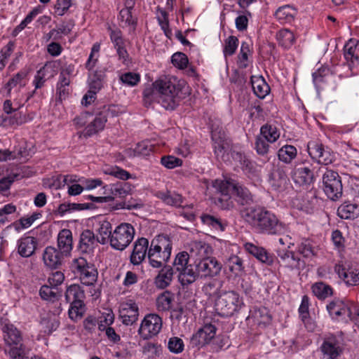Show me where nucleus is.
Wrapping results in <instances>:
<instances>
[{
	"label": "nucleus",
	"instance_id": "nucleus-41",
	"mask_svg": "<svg viewBox=\"0 0 359 359\" xmlns=\"http://www.w3.org/2000/svg\"><path fill=\"white\" fill-rule=\"evenodd\" d=\"M270 143L275 142L280 137L277 128L271 124L266 123L261 127L260 135Z\"/></svg>",
	"mask_w": 359,
	"mask_h": 359
},
{
	"label": "nucleus",
	"instance_id": "nucleus-40",
	"mask_svg": "<svg viewBox=\"0 0 359 359\" xmlns=\"http://www.w3.org/2000/svg\"><path fill=\"white\" fill-rule=\"evenodd\" d=\"M54 290H57V287H54L50 285H43L39 290V295L43 300L51 302H57L62 297V294Z\"/></svg>",
	"mask_w": 359,
	"mask_h": 359
},
{
	"label": "nucleus",
	"instance_id": "nucleus-26",
	"mask_svg": "<svg viewBox=\"0 0 359 359\" xmlns=\"http://www.w3.org/2000/svg\"><path fill=\"white\" fill-rule=\"evenodd\" d=\"M174 271L170 266H164L159 271L154 279V283L156 287L165 289L169 286L173 278Z\"/></svg>",
	"mask_w": 359,
	"mask_h": 359
},
{
	"label": "nucleus",
	"instance_id": "nucleus-33",
	"mask_svg": "<svg viewBox=\"0 0 359 359\" xmlns=\"http://www.w3.org/2000/svg\"><path fill=\"white\" fill-rule=\"evenodd\" d=\"M313 294L320 300H324L333 294L332 287L323 282H317L312 285Z\"/></svg>",
	"mask_w": 359,
	"mask_h": 359
},
{
	"label": "nucleus",
	"instance_id": "nucleus-34",
	"mask_svg": "<svg viewBox=\"0 0 359 359\" xmlns=\"http://www.w3.org/2000/svg\"><path fill=\"white\" fill-rule=\"evenodd\" d=\"M174 301V294L165 290L161 293L156 299V308L159 311H169Z\"/></svg>",
	"mask_w": 359,
	"mask_h": 359
},
{
	"label": "nucleus",
	"instance_id": "nucleus-14",
	"mask_svg": "<svg viewBox=\"0 0 359 359\" xmlns=\"http://www.w3.org/2000/svg\"><path fill=\"white\" fill-rule=\"evenodd\" d=\"M334 271L346 285H359V269L347 260L341 259L334 266Z\"/></svg>",
	"mask_w": 359,
	"mask_h": 359
},
{
	"label": "nucleus",
	"instance_id": "nucleus-46",
	"mask_svg": "<svg viewBox=\"0 0 359 359\" xmlns=\"http://www.w3.org/2000/svg\"><path fill=\"white\" fill-rule=\"evenodd\" d=\"M21 177L19 173H15L9 175L6 177H4L0 180V194L4 196L8 195L11 185L15 181Z\"/></svg>",
	"mask_w": 359,
	"mask_h": 359
},
{
	"label": "nucleus",
	"instance_id": "nucleus-21",
	"mask_svg": "<svg viewBox=\"0 0 359 359\" xmlns=\"http://www.w3.org/2000/svg\"><path fill=\"white\" fill-rule=\"evenodd\" d=\"M212 141L215 154L218 159L225 161V154L229 149V142L224 132L219 130L212 131Z\"/></svg>",
	"mask_w": 359,
	"mask_h": 359
},
{
	"label": "nucleus",
	"instance_id": "nucleus-25",
	"mask_svg": "<svg viewBox=\"0 0 359 359\" xmlns=\"http://www.w3.org/2000/svg\"><path fill=\"white\" fill-rule=\"evenodd\" d=\"M62 248H46L43 259L45 264L52 269H56L62 264L63 252Z\"/></svg>",
	"mask_w": 359,
	"mask_h": 359
},
{
	"label": "nucleus",
	"instance_id": "nucleus-45",
	"mask_svg": "<svg viewBox=\"0 0 359 359\" xmlns=\"http://www.w3.org/2000/svg\"><path fill=\"white\" fill-rule=\"evenodd\" d=\"M248 252L263 263L271 264L273 261V255L269 253L266 248H246Z\"/></svg>",
	"mask_w": 359,
	"mask_h": 359
},
{
	"label": "nucleus",
	"instance_id": "nucleus-62",
	"mask_svg": "<svg viewBox=\"0 0 359 359\" xmlns=\"http://www.w3.org/2000/svg\"><path fill=\"white\" fill-rule=\"evenodd\" d=\"M148 248H133L130 255V262L133 265H139L144 259Z\"/></svg>",
	"mask_w": 359,
	"mask_h": 359
},
{
	"label": "nucleus",
	"instance_id": "nucleus-27",
	"mask_svg": "<svg viewBox=\"0 0 359 359\" xmlns=\"http://www.w3.org/2000/svg\"><path fill=\"white\" fill-rule=\"evenodd\" d=\"M67 303L73 304L76 302H84L86 298L84 290L79 284H72L67 286L65 292Z\"/></svg>",
	"mask_w": 359,
	"mask_h": 359
},
{
	"label": "nucleus",
	"instance_id": "nucleus-29",
	"mask_svg": "<svg viewBox=\"0 0 359 359\" xmlns=\"http://www.w3.org/2000/svg\"><path fill=\"white\" fill-rule=\"evenodd\" d=\"M198 278H200V276L199 274H198L196 263L194 267L193 265L189 264L179 272L178 275L179 281L183 286H187L193 283Z\"/></svg>",
	"mask_w": 359,
	"mask_h": 359
},
{
	"label": "nucleus",
	"instance_id": "nucleus-53",
	"mask_svg": "<svg viewBox=\"0 0 359 359\" xmlns=\"http://www.w3.org/2000/svg\"><path fill=\"white\" fill-rule=\"evenodd\" d=\"M238 46V39L234 36H230L225 40L224 55L225 57L233 55Z\"/></svg>",
	"mask_w": 359,
	"mask_h": 359
},
{
	"label": "nucleus",
	"instance_id": "nucleus-48",
	"mask_svg": "<svg viewBox=\"0 0 359 359\" xmlns=\"http://www.w3.org/2000/svg\"><path fill=\"white\" fill-rule=\"evenodd\" d=\"M201 220L203 224L212 226L216 230L224 231L226 224L222 221L212 215H204L201 216Z\"/></svg>",
	"mask_w": 359,
	"mask_h": 359
},
{
	"label": "nucleus",
	"instance_id": "nucleus-36",
	"mask_svg": "<svg viewBox=\"0 0 359 359\" xmlns=\"http://www.w3.org/2000/svg\"><path fill=\"white\" fill-rule=\"evenodd\" d=\"M104 73L101 70H95L89 74V90L95 93L99 92L103 86Z\"/></svg>",
	"mask_w": 359,
	"mask_h": 359
},
{
	"label": "nucleus",
	"instance_id": "nucleus-17",
	"mask_svg": "<svg viewBox=\"0 0 359 359\" xmlns=\"http://www.w3.org/2000/svg\"><path fill=\"white\" fill-rule=\"evenodd\" d=\"M216 327L212 324H206L194 334L190 339L192 347L200 348L208 344L215 337Z\"/></svg>",
	"mask_w": 359,
	"mask_h": 359
},
{
	"label": "nucleus",
	"instance_id": "nucleus-44",
	"mask_svg": "<svg viewBox=\"0 0 359 359\" xmlns=\"http://www.w3.org/2000/svg\"><path fill=\"white\" fill-rule=\"evenodd\" d=\"M111 224L107 222L104 221L103 222L99 229V236H97V241L99 243V244L104 245L109 240V238H111Z\"/></svg>",
	"mask_w": 359,
	"mask_h": 359
},
{
	"label": "nucleus",
	"instance_id": "nucleus-5",
	"mask_svg": "<svg viewBox=\"0 0 359 359\" xmlns=\"http://www.w3.org/2000/svg\"><path fill=\"white\" fill-rule=\"evenodd\" d=\"M123 107L116 104L97 106L94 110L95 118L84 130V136L90 137L102 130L109 117L118 116L124 112Z\"/></svg>",
	"mask_w": 359,
	"mask_h": 359
},
{
	"label": "nucleus",
	"instance_id": "nucleus-54",
	"mask_svg": "<svg viewBox=\"0 0 359 359\" xmlns=\"http://www.w3.org/2000/svg\"><path fill=\"white\" fill-rule=\"evenodd\" d=\"M189 255L187 252H179L176 255L173 263L175 270L178 272H180L182 270H183L186 266L189 265Z\"/></svg>",
	"mask_w": 359,
	"mask_h": 359
},
{
	"label": "nucleus",
	"instance_id": "nucleus-31",
	"mask_svg": "<svg viewBox=\"0 0 359 359\" xmlns=\"http://www.w3.org/2000/svg\"><path fill=\"white\" fill-rule=\"evenodd\" d=\"M156 197L162 200L166 205L181 207L183 203V197L182 195L170 191H159L156 194Z\"/></svg>",
	"mask_w": 359,
	"mask_h": 359
},
{
	"label": "nucleus",
	"instance_id": "nucleus-37",
	"mask_svg": "<svg viewBox=\"0 0 359 359\" xmlns=\"http://www.w3.org/2000/svg\"><path fill=\"white\" fill-rule=\"evenodd\" d=\"M276 39L278 44L285 49L290 48L295 41L294 34L287 29L278 31L276 34Z\"/></svg>",
	"mask_w": 359,
	"mask_h": 359
},
{
	"label": "nucleus",
	"instance_id": "nucleus-23",
	"mask_svg": "<svg viewBox=\"0 0 359 359\" xmlns=\"http://www.w3.org/2000/svg\"><path fill=\"white\" fill-rule=\"evenodd\" d=\"M172 248H149L148 258L153 267L159 268L163 262H168L171 255Z\"/></svg>",
	"mask_w": 359,
	"mask_h": 359
},
{
	"label": "nucleus",
	"instance_id": "nucleus-18",
	"mask_svg": "<svg viewBox=\"0 0 359 359\" xmlns=\"http://www.w3.org/2000/svg\"><path fill=\"white\" fill-rule=\"evenodd\" d=\"M292 178L295 184L308 187L313 184L315 177L313 170L304 164H296L292 171Z\"/></svg>",
	"mask_w": 359,
	"mask_h": 359
},
{
	"label": "nucleus",
	"instance_id": "nucleus-43",
	"mask_svg": "<svg viewBox=\"0 0 359 359\" xmlns=\"http://www.w3.org/2000/svg\"><path fill=\"white\" fill-rule=\"evenodd\" d=\"M41 324L44 329V332L50 334L57 329L60 325V321L55 316L48 315L47 317L41 319Z\"/></svg>",
	"mask_w": 359,
	"mask_h": 359
},
{
	"label": "nucleus",
	"instance_id": "nucleus-24",
	"mask_svg": "<svg viewBox=\"0 0 359 359\" xmlns=\"http://www.w3.org/2000/svg\"><path fill=\"white\" fill-rule=\"evenodd\" d=\"M344 55L350 67H355L359 60V41L354 39L348 40L344 47Z\"/></svg>",
	"mask_w": 359,
	"mask_h": 359
},
{
	"label": "nucleus",
	"instance_id": "nucleus-57",
	"mask_svg": "<svg viewBox=\"0 0 359 359\" xmlns=\"http://www.w3.org/2000/svg\"><path fill=\"white\" fill-rule=\"evenodd\" d=\"M184 341L177 337H172L169 339L168 348L173 353H180L184 351Z\"/></svg>",
	"mask_w": 359,
	"mask_h": 359
},
{
	"label": "nucleus",
	"instance_id": "nucleus-9",
	"mask_svg": "<svg viewBox=\"0 0 359 359\" xmlns=\"http://www.w3.org/2000/svg\"><path fill=\"white\" fill-rule=\"evenodd\" d=\"M322 189L327 197L333 201L339 200L343 195V185L339 173L326 168L322 176Z\"/></svg>",
	"mask_w": 359,
	"mask_h": 359
},
{
	"label": "nucleus",
	"instance_id": "nucleus-39",
	"mask_svg": "<svg viewBox=\"0 0 359 359\" xmlns=\"http://www.w3.org/2000/svg\"><path fill=\"white\" fill-rule=\"evenodd\" d=\"M295 13L296 11L292 7L286 5L278 8L275 16L280 23H287L293 20Z\"/></svg>",
	"mask_w": 359,
	"mask_h": 359
},
{
	"label": "nucleus",
	"instance_id": "nucleus-47",
	"mask_svg": "<svg viewBox=\"0 0 359 359\" xmlns=\"http://www.w3.org/2000/svg\"><path fill=\"white\" fill-rule=\"evenodd\" d=\"M107 30L109 34L110 40L114 44V48L125 44V39L123 33L119 28H111L109 27Z\"/></svg>",
	"mask_w": 359,
	"mask_h": 359
},
{
	"label": "nucleus",
	"instance_id": "nucleus-59",
	"mask_svg": "<svg viewBox=\"0 0 359 359\" xmlns=\"http://www.w3.org/2000/svg\"><path fill=\"white\" fill-rule=\"evenodd\" d=\"M269 142L263 137L257 136L255 142V149L257 153L260 156H265L269 151Z\"/></svg>",
	"mask_w": 359,
	"mask_h": 359
},
{
	"label": "nucleus",
	"instance_id": "nucleus-60",
	"mask_svg": "<svg viewBox=\"0 0 359 359\" xmlns=\"http://www.w3.org/2000/svg\"><path fill=\"white\" fill-rule=\"evenodd\" d=\"M105 173L122 180H126L131 178L130 172L117 166L108 168L105 171Z\"/></svg>",
	"mask_w": 359,
	"mask_h": 359
},
{
	"label": "nucleus",
	"instance_id": "nucleus-2",
	"mask_svg": "<svg viewBox=\"0 0 359 359\" xmlns=\"http://www.w3.org/2000/svg\"><path fill=\"white\" fill-rule=\"evenodd\" d=\"M180 88L174 77L163 76L156 80L143 91L145 105L154 102L161 103L168 110H174L180 102Z\"/></svg>",
	"mask_w": 359,
	"mask_h": 359
},
{
	"label": "nucleus",
	"instance_id": "nucleus-12",
	"mask_svg": "<svg viewBox=\"0 0 359 359\" xmlns=\"http://www.w3.org/2000/svg\"><path fill=\"white\" fill-rule=\"evenodd\" d=\"M163 320L156 313L145 316L138 330V334L143 339H149L156 336L162 329Z\"/></svg>",
	"mask_w": 359,
	"mask_h": 359
},
{
	"label": "nucleus",
	"instance_id": "nucleus-30",
	"mask_svg": "<svg viewBox=\"0 0 359 359\" xmlns=\"http://www.w3.org/2000/svg\"><path fill=\"white\" fill-rule=\"evenodd\" d=\"M337 215L344 219H354L359 216V206L355 203L344 202L337 209Z\"/></svg>",
	"mask_w": 359,
	"mask_h": 359
},
{
	"label": "nucleus",
	"instance_id": "nucleus-35",
	"mask_svg": "<svg viewBox=\"0 0 359 359\" xmlns=\"http://www.w3.org/2000/svg\"><path fill=\"white\" fill-rule=\"evenodd\" d=\"M131 185L127 182H120L110 185L111 201L114 198H125L130 194Z\"/></svg>",
	"mask_w": 359,
	"mask_h": 359
},
{
	"label": "nucleus",
	"instance_id": "nucleus-3",
	"mask_svg": "<svg viewBox=\"0 0 359 359\" xmlns=\"http://www.w3.org/2000/svg\"><path fill=\"white\" fill-rule=\"evenodd\" d=\"M242 217L262 233L276 234L285 229L277 216L263 207L243 210Z\"/></svg>",
	"mask_w": 359,
	"mask_h": 359
},
{
	"label": "nucleus",
	"instance_id": "nucleus-19",
	"mask_svg": "<svg viewBox=\"0 0 359 359\" xmlns=\"http://www.w3.org/2000/svg\"><path fill=\"white\" fill-rule=\"evenodd\" d=\"M138 316L139 309L135 301L129 299L121 304L119 317L123 324L132 325L137 320Z\"/></svg>",
	"mask_w": 359,
	"mask_h": 359
},
{
	"label": "nucleus",
	"instance_id": "nucleus-42",
	"mask_svg": "<svg viewBox=\"0 0 359 359\" xmlns=\"http://www.w3.org/2000/svg\"><path fill=\"white\" fill-rule=\"evenodd\" d=\"M85 311L86 305L84 302H76L75 303L70 304V306L68 311L69 317L73 321L77 322L79 320L81 319L84 315Z\"/></svg>",
	"mask_w": 359,
	"mask_h": 359
},
{
	"label": "nucleus",
	"instance_id": "nucleus-4",
	"mask_svg": "<svg viewBox=\"0 0 359 359\" xmlns=\"http://www.w3.org/2000/svg\"><path fill=\"white\" fill-rule=\"evenodd\" d=\"M27 72L20 71L13 75L1 88V93H6L5 96L9 97L4 102V111L7 114L15 112L25 104L21 89L26 85Z\"/></svg>",
	"mask_w": 359,
	"mask_h": 359
},
{
	"label": "nucleus",
	"instance_id": "nucleus-16",
	"mask_svg": "<svg viewBox=\"0 0 359 359\" xmlns=\"http://www.w3.org/2000/svg\"><path fill=\"white\" fill-rule=\"evenodd\" d=\"M196 264L200 278L216 276L222 269V264L215 257H205L198 262H196Z\"/></svg>",
	"mask_w": 359,
	"mask_h": 359
},
{
	"label": "nucleus",
	"instance_id": "nucleus-32",
	"mask_svg": "<svg viewBox=\"0 0 359 359\" xmlns=\"http://www.w3.org/2000/svg\"><path fill=\"white\" fill-rule=\"evenodd\" d=\"M277 156L280 161L285 164H290L296 158L297 149L294 146L285 144L278 149Z\"/></svg>",
	"mask_w": 359,
	"mask_h": 359
},
{
	"label": "nucleus",
	"instance_id": "nucleus-10",
	"mask_svg": "<svg viewBox=\"0 0 359 359\" xmlns=\"http://www.w3.org/2000/svg\"><path fill=\"white\" fill-rule=\"evenodd\" d=\"M307 151L311 159L325 165L334 161V155L331 150L318 140H311L307 144Z\"/></svg>",
	"mask_w": 359,
	"mask_h": 359
},
{
	"label": "nucleus",
	"instance_id": "nucleus-6",
	"mask_svg": "<svg viewBox=\"0 0 359 359\" xmlns=\"http://www.w3.org/2000/svg\"><path fill=\"white\" fill-rule=\"evenodd\" d=\"M244 306L243 298L233 290L225 291L217 297L215 309L222 317H231Z\"/></svg>",
	"mask_w": 359,
	"mask_h": 359
},
{
	"label": "nucleus",
	"instance_id": "nucleus-55",
	"mask_svg": "<svg viewBox=\"0 0 359 359\" xmlns=\"http://www.w3.org/2000/svg\"><path fill=\"white\" fill-rule=\"evenodd\" d=\"M98 330L101 332H105V334L110 342L113 344H118L120 342L121 337L112 327H105L104 324L98 323Z\"/></svg>",
	"mask_w": 359,
	"mask_h": 359
},
{
	"label": "nucleus",
	"instance_id": "nucleus-15",
	"mask_svg": "<svg viewBox=\"0 0 359 359\" xmlns=\"http://www.w3.org/2000/svg\"><path fill=\"white\" fill-rule=\"evenodd\" d=\"M4 339L6 345L11 346L8 354L11 357V351L15 348L23 347V352L26 353V346L23 344L22 332L11 323H7L2 327Z\"/></svg>",
	"mask_w": 359,
	"mask_h": 359
},
{
	"label": "nucleus",
	"instance_id": "nucleus-64",
	"mask_svg": "<svg viewBox=\"0 0 359 359\" xmlns=\"http://www.w3.org/2000/svg\"><path fill=\"white\" fill-rule=\"evenodd\" d=\"M220 287L219 283L217 280H213L203 285V292L209 297H214L218 294Z\"/></svg>",
	"mask_w": 359,
	"mask_h": 359
},
{
	"label": "nucleus",
	"instance_id": "nucleus-63",
	"mask_svg": "<svg viewBox=\"0 0 359 359\" xmlns=\"http://www.w3.org/2000/svg\"><path fill=\"white\" fill-rule=\"evenodd\" d=\"M72 5V0H57L54 6L55 13L59 16L64 15Z\"/></svg>",
	"mask_w": 359,
	"mask_h": 359
},
{
	"label": "nucleus",
	"instance_id": "nucleus-8",
	"mask_svg": "<svg viewBox=\"0 0 359 359\" xmlns=\"http://www.w3.org/2000/svg\"><path fill=\"white\" fill-rule=\"evenodd\" d=\"M70 268L83 285L91 286L97 282L98 276L97 269L94 264L88 262L83 257L74 259Z\"/></svg>",
	"mask_w": 359,
	"mask_h": 359
},
{
	"label": "nucleus",
	"instance_id": "nucleus-61",
	"mask_svg": "<svg viewBox=\"0 0 359 359\" xmlns=\"http://www.w3.org/2000/svg\"><path fill=\"white\" fill-rule=\"evenodd\" d=\"M161 164L168 169H173L176 167L180 166L182 161L174 156H164L161 158Z\"/></svg>",
	"mask_w": 359,
	"mask_h": 359
},
{
	"label": "nucleus",
	"instance_id": "nucleus-1",
	"mask_svg": "<svg viewBox=\"0 0 359 359\" xmlns=\"http://www.w3.org/2000/svg\"><path fill=\"white\" fill-rule=\"evenodd\" d=\"M211 186L215 189V192L219 194V196L215 198V203L222 210H229L233 207V201L231 196L232 191L239 205L241 216L243 210L254 209L257 207L252 206L255 200L250 190L238 183L236 184L229 180H215L212 181Z\"/></svg>",
	"mask_w": 359,
	"mask_h": 359
},
{
	"label": "nucleus",
	"instance_id": "nucleus-56",
	"mask_svg": "<svg viewBox=\"0 0 359 359\" xmlns=\"http://www.w3.org/2000/svg\"><path fill=\"white\" fill-rule=\"evenodd\" d=\"M252 316L259 324L267 323L271 319V316L269 314L268 311L265 307L255 309Z\"/></svg>",
	"mask_w": 359,
	"mask_h": 359
},
{
	"label": "nucleus",
	"instance_id": "nucleus-49",
	"mask_svg": "<svg viewBox=\"0 0 359 359\" xmlns=\"http://www.w3.org/2000/svg\"><path fill=\"white\" fill-rule=\"evenodd\" d=\"M226 264L229 270L236 276L241 273L244 269L242 259L236 255L229 257Z\"/></svg>",
	"mask_w": 359,
	"mask_h": 359
},
{
	"label": "nucleus",
	"instance_id": "nucleus-52",
	"mask_svg": "<svg viewBox=\"0 0 359 359\" xmlns=\"http://www.w3.org/2000/svg\"><path fill=\"white\" fill-rule=\"evenodd\" d=\"M120 81L128 86H135L140 81V75L135 72H126L122 74L119 77Z\"/></svg>",
	"mask_w": 359,
	"mask_h": 359
},
{
	"label": "nucleus",
	"instance_id": "nucleus-20",
	"mask_svg": "<svg viewBox=\"0 0 359 359\" xmlns=\"http://www.w3.org/2000/svg\"><path fill=\"white\" fill-rule=\"evenodd\" d=\"M231 157L236 163H239L243 172L248 177L258 176L259 170L257 163L250 160L245 154L233 151Z\"/></svg>",
	"mask_w": 359,
	"mask_h": 359
},
{
	"label": "nucleus",
	"instance_id": "nucleus-28",
	"mask_svg": "<svg viewBox=\"0 0 359 359\" xmlns=\"http://www.w3.org/2000/svg\"><path fill=\"white\" fill-rule=\"evenodd\" d=\"M250 82L254 93L259 98L264 99L270 92V87L262 76H252Z\"/></svg>",
	"mask_w": 359,
	"mask_h": 359
},
{
	"label": "nucleus",
	"instance_id": "nucleus-13",
	"mask_svg": "<svg viewBox=\"0 0 359 359\" xmlns=\"http://www.w3.org/2000/svg\"><path fill=\"white\" fill-rule=\"evenodd\" d=\"M135 229L130 224L118 226L111 236V247H128L133 239Z\"/></svg>",
	"mask_w": 359,
	"mask_h": 359
},
{
	"label": "nucleus",
	"instance_id": "nucleus-7",
	"mask_svg": "<svg viewBox=\"0 0 359 359\" xmlns=\"http://www.w3.org/2000/svg\"><path fill=\"white\" fill-rule=\"evenodd\" d=\"M326 308L332 318L336 320H346L348 318L354 321L359 313V308L355 304L345 302L338 298L332 300Z\"/></svg>",
	"mask_w": 359,
	"mask_h": 359
},
{
	"label": "nucleus",
	"instance_id": "nucleus-58",
	"mask_svg": "<svg viewBox=\"0 0 359 359\" xmlns=\"http://www.w3.org/2000/svg\"><path fill=\"white\" fill-rule=\"evenodd\" d=\"M171 61L175 67L181 69L186 68L189 63L187 56L180 52L174 53L171 57Z\"/></svg>",
	"mask_w": 359,
	"mask_h": 359
},
{
	"label": "nucleus",
	"instance_id": "nucleus-51",
	"mask_svg": "<svg viewBox=\"0 0 359 359\" xmlns=\"http://www.w3.org/2000/svg\"><path fill=\"white\" fill-rule=\"evenodd\" d=\"M57 247H72V233L69 229H64L60 231Z\"/></svg>",
	"mask_w": 359,
	"mask_h": 359
},
{
	"label": "nucleus",
	"instance_id": "nucleus-38",
	"mask_svg": "<svg viewBox=\"0 0 359 359\" xmlns=\"http://www.w3.org/2000/svg\"><path fill=\"white\" fill-rule=\"evenodd\" d=\"M118 20L122 23L121 26L130 27L133 30L136 29L137 25V17L133 14V11L121 9Z\"/></svg>",
	"mask_w": 359,
	"mask_h": 359
},
{
	"label": "nucleus",
	"instance_id": "nucleus-11",
	"mask_svg": "<svg viewBox=\"0 0 359 359\" xmlns=\"http://www.w3.org/2000/svg\"><path fill=\"white\" fill-rule=\"evenodd\" d=\"M323 359H342L344 350L341 337L334 334L326 337L320 346Z\"/></svg>",
	"mask_w": 359,
	"mask_h": 359
},
{
	"label": "nucleus",
	"instance_id": "nucleus-50",
	"mask_svg": "<svg viewBox=\"0 0 359 359\" xmlns=\"http://www.w3.org/2000/svg\"><path fill=\"white\" fill-rule=\"evenodd\" d=\"M99 243L97 241V237L95 236L93 231L90 230L83 231L79 240V247H89L90 245H97Z\"/></svg>",
	"mask_w": 359,
	"mask_h": 359
},
{
	"label": "nucleus",
	"instance_id": "nucleus-22",
	"mask_svg": "<svg viewBox=\"0 0 359 359\" xmlns=\"http://www.w3.org/2000/svg\"><path fill=\"white\" fill-rule=\"evenodd\" d=\"M269 181L272 188L278 191L286 189L290 183L285 171L280 168H278L271 172Z\"/></svg>",
	"mask_w": 359,
	"mask_h": 359
}]
</instances>
